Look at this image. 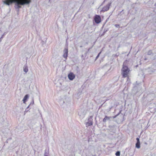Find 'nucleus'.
<instances>
[{
    "mask_svg": "<svg viewBox=\"0 0 156 156\" xmlns=\"http://www.w3.org/2000/svg\"><path fill=\"white\" fill-rule=\"evenodd\" d=\"M4 4L9 6L13 3H15L14 7L18 13L20 11V9L22 7L21 5H29L31 2V0H4L2 1Z\"/></svg>",
    "mask_w": 156,
    "mask_h": 156,
    "instance_id": "f257e3e1",
    "label": "nucleus"
},
{
    "mask_svg": "<svg viewBox=\"0 0 156 156\" xmlns=\"http://www.w3.org/2000/svg\"><path fill=\"white\" fill-rule=\"evenodd\" d=\"M121 71L123 77L125 78L127 76L129 69L127 66H125L123 64Z\"/></svg>",
    "mask_w": 156,
    "mask_h": 156,
    "instance_id": "f03ea898",
    "label": "nucleus"
},
{
    "mask_svg": "<svg viewBox=\"0 0 156 156\" xmlns=\"http://www.w3.org/2000/svg\"><path fill=\"white\" fill-rule=\"evenodd\" d=\"M121 111H120L118 114L113 116L108 117L107 115H105V117L103 119V122H105L107 121L110 120V119L111 118H112L113 119L115 118L117 116H118L119 115V114L121 113Z\"/></svg>",
    "mask_w": 156,
    "mask_h": 156,
    "instance_id": "7ed1b4c3",
    "label": "nucleus"
},
{
    "mask_svg": "<svg viewBox=\"0 0 156 156\" xmlns=\"http://www.w3.org/2000/svg\"><path fill=\"white\" fill-rule=\"evenodd\" d=\"M94 20L97 24L100 23L101 21L100 16L99 15H96L94 17Z\"/></svg>",
    "mask_w": 156,
    "mask_h": 156,
    "instance_id": "20e7f679",
    "label": "nucleus"
},
{
    "mask_svg": "<svg viewBox=\"0 0 156 156\" xmlns=\"http://www.w3.org/2000/svg\"><path fill=\"white\" fill-rule=\"evenodd\" d=\"M64 54L63 55V57L66 59H67L68 57V49L67 47H65L63 50Z\"/></svg>",
    "mask_w": 156,
    "mask_h": 156,
    "instance_id": "39448f33",
    "label": "nucleus"
},
{
    "mask_svg": "<svg viewBox=\"0 0 156 156\" xmlns=\"http://www.w3.org/2000/svg\"><path fill=\"white\" fill-rule=\"evenodd\" d=\"M111 4V3H108L104 7L101 12H105L107 11L109 9V6Z\"/></svg>",
    "mask_w": 156,
    "mask_h": 156,
    "instance_id": "423d86ee",
    "label": "nucleus"
},
{
    "mask_svg": "<svg viewBox=\"0 0 156 156\" xmlns=\"http://www.w3.org/2000/svg\"><path fill=\"white\" fill-rule=\"evenodd\" d=\"M75 76L73 73H70L68 75V77L70 80H72L75 78Z\"/></svg>",
    "mask_w": 156,
    "mask_h": 156,
    "instance_id": "0eeeda50",
    "label": "nucleus"
},
{
    "mask_svg": "<svg viewBox=\"0 0 156 156\" xmlns=\"http://www.w3.org/2000/svg\"><path fill=\"white\" fill-rule=\"evenodd\" d=\"M29 95L28 94H27L24 97L23 101V103H25L27 101V99L29 98Z\"/></svg>",
    "mask_w": 156,
    "mask_h": 156,
    "instance_id": "6e6552de",
    "label": "nucleus"
},
{
    "mask_svg": "<svg viewBox=\"0 0 156 156\" xmlns=\"http://www.w3.org/2000/svg\"><path fill=\"white\" fill-rule=\"evenodd\" d=\"M93 117L92 116H90V118L88 119V122H87V123L89 124V126H91L93 124V122L92 121V118Z\"/></svg>",
    "mask_w": 156,
    "mask_h": 156,
    "instance_id": "1a4fd4ad",
    "label": "nucleus"
},
{
    "mask_svg": "<svg viewBox=\"0 0 156 156\" xmlns=\"http://www.w3.org/2000/svg\"><path fill=\"white\" fill-rule=\"evenodd\" d=\"M23 70L24 72L27 73L28 71V68L27 66L26 65H25L23 67Z\"/></svg>",
    "mask_w": 156,
    "mask_h": 156,
    "instance_id": "9d476101",
    "label": "nucleus"
},
{
    "mask_svg": "<svg viewBox=\"0 0 156 156\" xmlns=\"http://www.w3.org/2000/svg\"><path fill=\"white\" fill-rule=\"evenodd\" d=\"M115 126V124H110L108 126V127L111 129H113Z\"/></svg>",
    "mask_w": 156,
    "mask_h": 156,
    "instance_id": "9b49d317",
    "label": "nucleus"
},
{
    "mask_svg": "<svg viewBox=\"0 0 156 156\" xmlns=\"http://www.w3.org/2000/svg\"><path fill=\"white\" fill-rule=\"evenodd\" d=\"M108 28H105L103 33L101 35V37L103 36L107 31H108Z\"/></svg>",
    "mask_w": 156,
    "mask_h": 156,
    "instance_id": "f8f14e48",
    "label": "nucleus"
},
{
    "mask_svg": "<svg viewBox=\"0 0 156 156\" xmlns=\"http://www.w3.org/2000/svg\"><path fill=\"white\" fill-rule=\"evenodd\" d=\"M136 147L137 148H140V142H136Z\"/></svg>",
    "mask_w": 156,
    "mask_h": 156,
    "instance_id": "ddd939ff",
    "label": "nucleus"
},
{
    "mask_svg": "<svg viewBox=\"0 0 156 156\" xmlns=\"http://www.w3.org/2000/svg\"><path fill=\"white\" fill-rule=\"evenodd\" d=\"M124 14V10H122V11L120 12L119 13H118V16H121Z\"/></svg>",
    "mask_w": 156,
    "mask_h": 156,
    "instance_id": "4468645a",
    "label": "nucleus"
},
{
    "mask_svg": "<svg viewBox=\"0 0 156 156\" xmlns=\"http://www.w3.org/2000/svg\"><path fill=\"white\" fill-rule=\"evenodd\" d=\"M137 86H135L133 87V90H135L136 91H135V92L136 93L139 90L138 89H137Z\"/></svg>",
    "mask_w": 156,
    "mask_h": 156,
    "instance_id": "2eb2a0df",
    "label": "nucleus"
},
{
    "mask_svg": "<svg viewBox=\"0 0 156 156\" xmlns=\"http://www.w3.org/2000/svg\"><path fill=\"white\" fill-rule=\"evenodd\" d=\"M48 151H47L46 150L44 154V156H48Z\"/></svg>",
    "mask_w": 156,
    "mask_h": 156,
    "instance_id": "dca6fc26",
    "label": "nucleus"
},
{
    "mask_svg": "<svg viewBox=\"0 0 156 156\" xmlns=\"http://www.w3.org/2000/svg\"><path fill=\"white\" fill-rule=\"evenodd\" d=\"M152 54H153V53H152V50H150L149 51H148L147 53V54L148 55H151Z\"/></svg>",
    "mask_w": 156,
    "mask_h": 156,
    "instance_id": "f3484780",
    "label": "nucleus"
},
{
    "mask_svg": "<svg viewBox=\"0 0 156 156\" xmlns=\"http://www.w3.org/2000/svg\"><path fill=\"white\" fill-rule=\"evenodd\" d=\"M115 155L116 156H119L120 155V151H117L115 153Z\"/></svg>",
    "mask_w": 156,
    "mask_h": 156,
    "instance_id": "a211bd4d",
    "label": "nucleus"
},
{
    "mask_svg": "<svg viewBox=\"0 0 156 156\" xmlns=\"http://www.w3.org/2000/svg\"><path fill=\"white\" fill-rule=\"evenodd\" d=\"M120 116L122 119L121 120V121H123L124 120L123 119L124 118V116L122 114H121V115H120Z\"/></svg>",
    "mask_w": 156,
    "mask_h": 156,
    "instance_id": "6ab92c4d",
    "label": "nucleus"
},
{
    "mask_svg": "<svg viewBox=\"0 0 156 156\" xmlns=\"http://www.w3.org/2000/svg\"><path fill=\"white\" fill-rule=\"evenodd\" d=\"M101 51L98 54V55H97V56H96V58H95V60H96L97 59H98V58L99 57V55H100L101 54Z\"/></svg>",
    "mask_w": 156,
    "mask_h": 156,
    "instance_id": "aec40b11",
    "label": "nucleus"
},
{
    "mask_svg": "<svg viewBox=\"0 0 156 156\" xmlns=\"http://www.w3.org/2000/svg\"><path fill=\"white\" fill-rule=\"evenodd\" d=\"M6 32H4L3 34L2 35V38H3L4 37V36L6 35Z\"/></svg>",
    "mask_w": 156,
    "mask_h": 156,
    "instance_id": "412c9836",
    "label": "nucleus"
},
{
    "mask_svg": "<svg viewBox=\"0 0 156 156\" xmlns=\"http://www.w3.org/2000/svg\"><path fill=\"white\" fill-rule=\"evenodd\" d=\"M115 27H116L117 28H119V24H115Z\"/></svg>",
    "mask_w": 156,
    "mask_h": 156,
    "instance_id": "4be33fe9",
    "label": "nucleus"
},
{
    "mask_svg": "<svg viewBox=\"0 0 156 156\" xmlns=\"http://www.w3.org/2000/svg\"><path fill=\"white\" fill-rule=\"evenodd\" d=\"M136 140H137V142H140L139 137H137L136 138Z\"/></svg>",
    "mask_w": 156,
    "mask_h": 156,
    "instance_id": "5701e85b",
    "label": "nucleus"
},
{
    "mask_svg": "<svg viewBox=\"0 0 156 156\" xmlns=\"http://www.w3.org/2000/svg\"><path fill=\"white\" fill-rule=\"evenodd\" d=\"M31 105V103L29 105V106H28L27 107V108H26V111H27V112L28 111V110H27V109L29 108V107L30 106V105Z\"/></svg>",
    "mask_w": 156,
    "mask_h": 156,
    "instance_id": "b1692460",
    "label": "nucleus"
},
{
    "mask_svg": "<svg viewBox=\"0 0 156 156\" xmlns=\"http://www.w3.org/2000/svg\"><path fill=\"white\" fill-rule=\"evenodd\" d=\"M31 103V104H32V105L34 104V100L33 99H32V101Z\"/></svg>",
    "mask_w": 156,
    "mask_h": 156,
    "instance_id": "393cba45",
    "label": "nucleus"
},
{
    "mask_svg": "<svg viewBox=\"0 0 156 156\" xmlns=\"http://www.w3.org/2000/svg\"><path fill=\"white\" fill-rule=\"evenodd\" d=\"M119 55V54H117V53L114 55L115 56H116V57H117Z\"/></svg>",
    "mask_w": 156,
    "mask_h": 156,
    "instance_id": "a878e982",
    "label": "nucleus"
},
{
    "mask_svg": "<svg viewBox=\"0 0 156 156\" xmlns=\"http://www.w3.org/2000/svg\"><path fill=\"white\" fill-rule=\"evenodd\" d=\"M2 39H3L2 37H0V43L1 42Z\"/></svg>",
    "mask_w": 156,
    "mask_h": 156,
    "instance_id": "bb28decb",
    "label": "nucleus"
},
{
    "mask_svg": "<svg viewBox=\"0 0 156 156\" xmlns=\"http://www.w3.org/2000/svg\"><path fill=\"white\" fill-rule=\"evenodd\" d=\"M105 0H104V2H102V4H104V3H105Z\"/></svg>",
    "mask_w": 156,
    "mask_h": 156,
    "instance_id": "cd10ccee",
    "label": "nucleus"
},
{
    "mask_svg": "<svg viewBox=\"0 0 156 156\" xmlns=\"http://www.w3.org/2000/svg\"><path fill=\"white\" fill-rule=\"evenodd\" d=\"M83 57H84V58H83V59H84V56H83V55H82V58H83Z\"/></svg>",
    "mask_w": 156,
    "mask_h": 156,
    "instance_id": "c85d7f7f",
    "label": "nucleus"
},
{
    "mask_svg": "<svg viewBox=\"0 0 156 156\" xmlns=\"http://www.w3.org/2000/svg\"><path fill=\"white\" fill-rule=\"evenodd\" d=\"M43 43H42V45H43V44H45V42H44V41H43Z\"/></svg>",
    "mask_w": 156,
    "mask_h": 156,
    "instance_id": "c756f323",
    "label": "nucleus"
},
{
    "mask_svg": "<svg viewBox=\"0 0 156 156\" xmlns=\"http://www.w3.org/2000/svg\"><path fill=\"white\" fill-rule=\"evenodd\" d=\"M154 6H155V7H156V3H155L154 5Z\"/></svg>",
    "mask_w": 156,
    "mask_h": 156,
    "instance_id": "7c9ffc66",
    "label": "nucleus"
},
{
    "mask_svg": "<svg viewBox=\"0 0 156 156\" xmlns=\"http://www.w3.org/2000/svg\"><path fill=\"white\" fill-rule=\"evenodd\" d=\"M104 25H103V26L102 27H101V29H102L103 28L104 26Z\"/></svg>",
    "mask_w": 156,
    "mask_h": 156,
    "instance_id": "2f4dec72",
    "label": "nucleus"
},
{
    "mask_svg": "<svg viewBox=\"0 0 156 156\" xmlns=\"http://www.w3.org/2000/svg\"><path fill=\"white\" fill-rule=\"evenodd\" d=\"M90 48H89L88 50V51H89L90 50Z\"/></svg>",
    "mask_w": 156,
    "mask_h": 156,
    "instance_id": "473e14b6",
    "label": "nucleus"
},
{
    "mask_svg": "<svg viewBox=\"0 0 156 156\" xmlns=\"http://www.w3.org/2000/svg\"><path fill=\"white\" fill-rule=\"evenodd\" d=\"M87 54V52H86V53H85V56H86V55Z\"/></svg>",
    "mask_w": 156,
    "mask_h": 156,
    "instance_id": "72a5a7b5",
    "label": "nucleus"
},
{
    "mask_svg": "<svg viewBox=\"0 0 156 156\" xmlns=\"http://www.w3.org/2000/svg\"><path fill=\"white\" fill-rule=\"evenodd\" d=\"M138 65L136 66V67H138Z\"/></svg>",
    "mask_w": 156,
    "mask_h": 156,
    "instance_id": "f704fd0d",
    "label": "nucleus"
},
{
    "mask_svg": "<svg viewBox=\"0 0 156 156\" xmlns=\"http://www.w3.org/2000/svg\"><path fill=\"white\" fill-rule=\"evenodd\" d=\"M64 103V101H63V103Z\"/></svg>",
    "mask_w": 156,
    "mask_h": 156,
    "instance_id": "c9c22d12",
    "label": "nucleus"
},
{
    "mask_svg": "<svg viewBox=\"0 0 156 156\" xmlns=\"http://www.w3.org/2000/svg\"><path fill=\"white\" fill-rule=\"evenodd\" d=\"M82 47V46H80V47Z\"/></svg>",
    "mask_w": 156,
    "mask_h": 156,
    "instance_id": "e433bc0d",
    "label": "nucleus"
},
{
    "mask_svg": "<svg viewBox=\"0 0 156 156\" xmlns=\"http://www.w3.org/2000/svg\"><path fill=\"white\" fill-rule=\"evenodd\" d=\"M136 83H137V81H136Z\"/></svg>",
    "mask_w": 156,
    "mask_h": 156,
    "instance_id": "4c0bfd02",
    "label": "nucleus"
},
{
    "mask_svg": "<svg viewBox=\"0 0 156 156\" xmlns=\"http://www.w3.org/2000/svg\"><path fill=\"white\" fill-rule=\"evenodd\" d=\"M93 156H95V155H93Z\"/></svg>",
    "mask_w": 156,
    "mask_h": 156,
    "instance_id": "58836bf2",
    "label": "nucleus"
}]
</instances>
